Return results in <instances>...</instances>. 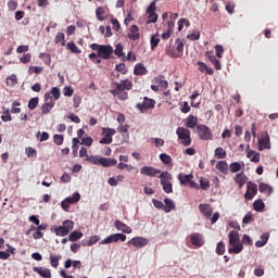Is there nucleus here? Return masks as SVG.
Here are the masks:
<instances>
[{
  "label": "nucleus",
  "mask_w": 278,
  "mask_h": 278,
  "mask_svg": "<svg viewBox=\"0 0 278 278\" xmlns=\"http://www.w3.org/2000/svg\"><path fill=\"white\" fill-rule=\"evenodd\" d=\"M265 149H270V136L268 132H264L258 140V151H264Z\"/></svg>",
  "instance_id": "f3484780"
},
{
  "label": "nucleus",
  "mask_w": 278,
  "mask_h": 278,
  "mask_svg": "<svg viewBox=\"0 0 278 278\" xmlns=\"http://www.w3.org/2000/svg\"><path fill=\"white\" fill-rule=\"evenodd\" d=\"M117 168H118L119 170H125V168H126V170H128V173H131V170H134V166H132V165L125 164V163H119V164L117 165Z\"/></svg>",
  "instance_id": "6e6d98bb"
},
{
  "label": "nucleus",
  "mask_w": 278,
  "mask_h": 278,
  "mask_svg": "<svg viewBox=\"0 0 278 278\" xmlns=\"http://www.w3.org/2000/svg\"><path fill=\"white\" fill-rule=\"evenodd\" d=\"M199 123V118H197V116L194 115H189L186 119V123H185V126L188 128V129H194V127H199L198 125Z\"/></svg>",
  "instance_id": "4be33fe9"
},
{
  "label": "nucleus",
  "mask_w": 278,
  "mask_h": 278,
  "mask_svg": "<svg viewBox=\"0 0 278 278\" xmlns=\"http://www.w3.org/2000/svg\"><path fill=\"white\" fill-rule=\"evenodd\" d=\"M1 119L3 123H9L12 121V115H10V110L4 111L3 115H1Z\"/></svg>",
  "instance_id": "0e129e2a"
},
{
  "label": "nucleus",
  "mask_w": 278,
  "mask_h": 278,
  "mask_svg": "<svg viewBox=\"0 0 278 278\" xmlns=\"http://www.w3.org/2000/svg\"><path fill=\"white\" fill-rule=\"evenodd\" d=\"M152 203H153L154 207H156V210H163L164 211V202L153 199Z\"/></svg>",
  "instance_id": "338daca9"
},
{
  "label": "nucleus",
  "mask_w": 278,
  "mask_h": 278,
  "mask_svg": "<svg viewBox=\"0 0 278 278\" xmlns=\"http://www.w3.org/2000/svg\"><path fill=\"white\" fill-rule=\"evenodd\" d=\"M127 236L124 233H113L106 237L104 240L100 241V244H112V242H125Z\"/></svg>",
  "instance_id": "9b49d317"
},
{
  "label": "nucleus",
  "mask_w": 278,
  "mask_h": 278,
  "mask_svg": "<svg viewBox=\"0 0 278 278\" xmlns=\"http://www.w3.org/2000/svg\"><path fill=\"white\" fill-rule=\"evenodd\" d=\"M102 135L104 137L100 140V144H112V136H116V129L102 128Z\"/></svg>",
  "instance_id": "9d476101"
},
{
  "label": "nucleus",
  "mask_w": 278,
  "mask_h": 278,
  "mask_svg": "<svg viewBox=\"0 0 278 278\" xmlns=\"http://www.w3.org/2000/svg\"><path fill=\"white\" fill-rule=\"evenodd\" d=\"M264 207H266V205L264 204V201L262 200L254 201L253 210H255V212H264Z\"/></svg>",
  "instance_id": "c03bdc74"
},
{
  "label": "nucleus",
  "mask_w": 278,
  "mask_h": 278,
  "mask_svg": "<svg viewBox=\"0 0 278 278\" xmlns=\"http://www.w3.org/2000/svg\"><path fill=\"white\" fill-rule=\"evenodd\" d=\"M26 154H27V157H37L38 151H36V149L31 147H28L26 148Z\"/></svg>",
  "instance_id": "4d7b16f0"
},
{
  "label": "nucleus",
  "mask_w": 278,
  "mask_h": 278,
  "mask_svg": "<svg viewBox=\"0 0 278 278\" xmlns=\"http://www.w3.org/2000/svg\"><path fill=\"white\" fill-rule=\"evenodd\" d=\"M54 143L58 144V147H61V144L64 143V136L62 135H54L53 136Z\"/></svg>",
  "instance_id": "e2e57ef3"
},
{
  "label": "nucleus",
  "mask_w": 278,
  "mask_h": 278,
  "mask_svg": "<svg viewBox=\"0 0 278 278\" xmlns=\"http://www.w3.org/2000/svg\"><path fill=\"white\" fill-rule=\"evenodd\" d=\"M141 175H146L147 177H159L157 175H162V170L156 169L152 166H143L140 168Z\"/></svg>",
  "instance_id": "2eb2a0df"
},
{
  "label": "nucleus",
  "mask_w": 278,
  "mask_h": 278,
  "mask_svg": "<svg viewBox=\"0 0 278 278\" xmlns=\"http://www.w3.org/2000/svg\"><path fill=\"white\" fill-rule=\"evenodd\" d=\"M91 49L98 52V58H101V60H111L114 54V48L108 45L92 43Z\"/></svg>",
  "instance_id": "20e7f679"
},
{
  "label": "nucleus",
  "mask_w": 278,
  "mask_h": 278,
  "mask_svg": "<svg viewBox=\"0 0 278 278\" xmlns=\"http://www.w3.org/2000/svg\"><path fill=\"white\" fill-rule=\"evenodd\" d=\"M54 106H55V102L53 101L42 104L41 106L42 114H49V112H51V110H53Z\"/></svg>",
  "instance_id": "ea45409f"
},
{
  "label": "nucleus",
  "mask_w": 278,
  "mask_h": 278,
  "mask_svg": "<svg viewBox=\"0 0 278 278\" xmlns=\"http://www.w3.org/2000/svg\"><path fill=\"white\" fill-rule=\"evenodd\" d=\"M16 84H18V78L16 77L15 74H12L7 77V86H9L10 88H14Z\"/></svg>",
  "instance_id": "58836bf2"
},
{
  "label": "nucleus",
  "mask_w": 278,
  "mask_h": 278,
  "mask_svg": "<svg viewBox=\"0 0 278 278\" xmlns=\"http://www.w3.org/2000/svg\"><path fill=\"white\" fill-rule=\"evenodd\" d=\"M96 16L98 18V21H105V18H108V16H105V8L103 7H99L97 10H96Z\"/></svg>",
  "instance_id": "4c0bfd02"
},
{
  "label": "nucleus",
  "mask_w": 278,
  "mask_h": 278,
  "mask_svg": "<svg viewBox=\"0 0 278 278\" xmlns=\"http://www.w3.org/2000/svg\"><path fill=\"white\" fill-rule=\"evenodd\" d=\"M84 238V232L74 230L70 233L68 240L70 242H77V240H81Z\"/></svg>",
  "instance_id": "2f4dec72"
},
{
  "label": "nucleus",
  "mask_w": 278,
  "mask_h": 278,
  "mask_svg": "<svg viewBox=\"0 0 278 278\" xmlns=\"http://www.w3.org/2000/svg\"><path fill=\"white\" fill-rule=\"evenodd\" d=\"M115 70L117 71V73H122V75L127 74L125 63H119V64L115 65Z\"/></svg>",
  "instance_id": "680f3d73"
},
{
  "label": "nucleus",
  "mask_w": 278,
  "mask_h": 278,
  "mask_svg": "<svg viewBox=\"0 0 278 278\" xmlns=\"http://www.w3.org/2000/svg\"><path fill=\"white\" fill-rule=\"evenodd\" d=\"M258 191L267 194V197H270L273 194V187H270V185L265 184V182H261L258 185Z\"/></svg>",
  "instance_id": "cd10ccee"
},
{
  "label": "nucleus",
  "mask_w": 278,
  "mask_h": 278,
  "mask_svg": "<svg viewBox=\"0 0 278 278\" xmlns=\"http://www.w3.org/2000/svg\"><path fill=\"white\" fill-rule=\"evenodd\" d=\"M161 179V186L166 194L173 193V174L168 172H162L161 175L157 176Z\"/></svg>",
  "instance_id": "39448f33"
},
{
  "label": "nucleus",
  "mask_w": 278,
  "mask_h": 278,
  "mask_svg": "<svg viewBox=\"0 0 278 278\" xmlns=\"http://www.w3.org/2000/svg\"><path fill=\"white\" fill-rule=\"evenodd\" d=\"M176 135L178 136V140H180L184 147H190V144H192V138L190 137L191 136L190 129L178 127L176 130Z\"/></svg>",
  "instance_id": "0eeeda50"
},
{
  "label": "nucleus",
  "mask_w": 278,
  "mask_h": 278,
  "mask_svg": "<svg viewBox=\"0 0 278 278\" xmlns=\"http://www.w3.org/2000/svg\"><path fill=\"white\" fill-rule=\"evenodd\" d=\"M134 75H137V76L149 75V70H147L143 63H137L134 68Z\"/></svg>",
  "instance_id": "412c9836"
},
{
  "label": "nucleus",
  "mask_w": 278,
  "mask_h": 278,
  "mask_svg": "<svg viewBox=\"0 0 278 278\" xmlns=\"http://www.w3.org/2000/svg\"><path fill=\"white\" fill-rule=\"evenodd\" d=\"M249 178L243 173H239L235 177V182L238 185L239 189L244 188V185L247 184V180Z\"/></svg>",
  "instance_id": "a878e982"
},
{
  "label": "nucleus",
  "mask_w": 278,
  "mask_h": 278,
  "mask_svg": "<svg viewBox=\"0 0 278 278\" xmlns=\"http://www.w3.org/2000/svg\"><path fill=\"white\" fill-rule=\"evenodd\" d=\"M155 83L161 86L164 90H166V88H168V80H164L161 77H156Z\"/></svg>",
  "instance_id": "864d4df0"
},
{
  "label": "nucleus",
  "mask_w": 278,
  "mask_h": 278,
  "mask_svg": "<svg viewBox=\"0 0 278 278\" xmlns=\"http://www.w3.org/2000/svg\"><path fill=\"white\" fill-rule=\"evenodd\" d=\"M156 10L157 5L155 4V1L151 2L147 9L149 23H157V13H155Z\"/></svg>",
  "instance_id": "ddd939ff"
},
{
  "label": "nucleus",
  "mask_w": 278,
  "mask_h": 278,
  "mask_svg": "<svg viewBox=\"0 0 278 278\" xmlns=\"http://www.w3.org/2000/svg\"><path fill=\"white\" fill-rule=\"evenodd\" d=\"M74 227H75V222L71 219H66L65 222H63L62 226L54 227V233L55 236H60L61 238H64V236H68V233L73 231Z\"/></svg>",
  "instance_id": "423d86ee"
},
{
  "label": "nucleus",
  "mask_w": 278,
  "mask_h": 278,
  "mask_svg": "<svg viewBox=\"0 0 278 278\" xmlns=\"http://www.w3.org/2000/svg\"><path fill=\"white\" fill-rule=\"evenodd\" d=\"M65 201L70 205H73V204L79 203V201H81V195L78 192H75L72 197L66 198Z\"/></svg>",
  "instance_id": "f704fd0d"
},
{
  "label": "nucleus",
  "mask_w": 278,
  "mask_h": 278,
  "mask_svg": "<svg viewBox=\"0 0 278 278\" xmlns=\"http://www.w3.org/2000/svg\"><path fill=\"white\" fill-rule=\"evenodd\" d=\"M20 62H22V64H29V62H31V54H24L22 58H20Z\"/></svg>",
  "instance_id": "69168bd1"
},
{
  "label": "nucleus",
  "mask_w": 278,
  "mask_h": 278,
  "mask_svg": "<svg viewBox=\"0 0 278 278\" xmlns=\"http://www.w3.org/2000/svg\"><path fill=\"white\" fill-rule=\"evenodd\" d=\"M66 49L68 51H71V53H76L79 54L81 53V49H79V47H77V45L75 43V41H70L66 43Z\"/></svg>",
  "instance_id": "473e14b6"
},
{
  "label": "nucleus",
  "mask_w": 278,
  "mask_h": 278,
  "mask_svg": "<svg viewBox=\"0 0 278 278\" xmlns=\"http://www.w3.org/2000/svg\"><path fill=\"white\" fill-rule=\"evenodd\" d=\"M34 273H37L40 277L43 278H51V269L47 267H34L33 268Z\"/></svg>",
  "instance_id": "b1692460"
},
{
  "label": "nucleus",
  "mask_w": 278,
  "mask_h": 278,
  "mask_svg": "<svg viewBox=\"0 0 278 278\" xmlns=\"http://www.w3.org/2000/svg\"><path fill=\"white\" fill-rule=\"evenodd\" d=\"M39 58L43 60L45 64H51V54L42 52L39 54Z\"/></svg>",
  "instance_id": "5fc2aeb1"
},
{
  "label": "nucleus",
  "mask_w": 278,
  "mask_h": 278,
  "mask_svg": "<svg viewBox=\"0 0 278 278\" xmlns=\"http://www.w3.org/2000/svg\"><path fill=\"white\" fill-rule=\"evenodd\" d=\"M195 134H198L200 140H212L214 138V134H212V129L208 126L200 124L195 127Z\"/></svg>",
  "instance_id": "6e6552de"
},
{
  "label": "nucleus",
  "mask_w": 278,
  "mask_h": 278,
  "mask_svg": "<svg viewBox=\"0 0 278 278\" xmlns=\"http://www.w3.org/2000/svg\"><path fill=\"white\" fill-rule=\"evenodd\" d=\"M113 53H115L117 58H125V54L123 52V43H117L115 46V50H113Z\"/></svg>",
  "instance_id": "a18cd8bd"
},
{
  "label": "nucleus",
  "mask_w": 278,
  "mask_h": 278,
  "mask_svg": "<svg viewBox=\"0 0 278 278\" xmlns=\"http://www.w3.org/2000/svg\"><path fill=\"white\" fill-rule=\"evenodd\" d=\"M136 108H137V110H139V112L141 114H147V112H149V110H153L155 108V100H153L149 97H144L143 102L137 103Z\"/></svg>",
  "instance_id": "1a4fd4ad"
},
{
  "label": "nucleus",
  "mask_w": 278,
  "mask_h": 278,
  "mask_svg": "<svg viewBox=\"0 0 278 278\" xmlns=\"http://www.w3.org/2000/svg\"><path fill=\"white\" fill-rule=\"evenodd\" d=\"M20 105H21V102L14 101L13 104H12L11 113L12 114H21Z\"/></svg>",
  "instance_id": "603ef678"
},
{
  "label": "nucleus",
  "mask_w": 278,
  "mask_h": 278,
  "mask_svg": "<svg viewBox=\"0 0 278 278\" xmlns=\"http://www.w3.org/2000/svg\"><path fill=\"white\" fill-rule=\"evenodd\" d=\"M247 157L250 161L254 162V164H257L261 160L260 153L253 150L248 151Z\"/></svg>",
  "instance_id": "7c9ffc66"
},
{
  "label": "nucleus",
  "mask_w": 278,
  "mask_h": 278,
  "mask_svg": "<svg viewBox=\"0 0 278 278\" xmlns=\"http://www.w3.org/2000/svg\"><path fill=\"white\" fill-rule=\"evenodd\" d=\"M200 188L202 190H210V179L201 177L200 178Z\"/></svg>",
  "instance_id": "49530a36"
},
{
  "label": "nucleus",
  "mask_w": 278,
  "mask_h": 278,
  "mask_svg": "<svg viewBox=\"0 0 278 278\" xmlns=\"http://www.w3.org/2000/svg\"><path fill=\"white\" fill-rule=\"evenodd\" d=\"M269 235L268 233H263L261 236V240L255 242V247L258 249H262V247H265V244L268 242Z\"/></svg>",
  "instance_id": "79ce46f5"
},
{
  "label": "nucleus",
  "mask_w": 278,
  "mask_h": 278,
  "mask_svg": "<svg viewBox=\"0 0 278 278\" xmlns=\"http://www.w3.org/2000/svg\"><path fill=\"white\" fill-rule=\"evenodd\" d=\"M197 65L200 73H206V75H214V70L207 66L203 61H198Z\"/></svg>",
  "instance_id": "393cba45"
},
{
  "label": "nucleus",
  "mask_w": 278,
  "mask_h": 278,
  "mask_svg": "<svg viewBox=\"0 0 278 278\" xmlns=\"http://www.w3.org/2000/svg\"><path fill=\"white\" fill-rule=\"evenodd\" d=\"M38 101L39 99L38 98H33L28 101V108L30 110H36L38 108Z\"/></svg>",
  "instance_id": "bf43d9fd"
},
{
  "label": "nucleus",
  "mask_w": 278,
  "mask_h": 278,
  "mask_svg": "<svg viewBox=\"0 0 278 278\" xmlns=\"http://www.w3.org/2000/svg\"><path fill=\"white\" fill-rule=\"evenodd\" d=\"M176 45H177L176 51L178 53H175V52H173L170 50H166V54L169 55V58H181V55H184V45H185L184 40L177 39L176 40Z\"/></svg>",
  "instance_id": "4468645a"
},
{
  "label": "nucleus",
  "mask_w": 278,
  "mask_h": 278,
  "mask_svg": "<svg viewBox=\"0 0 278 278\" xmlns=\"http://www.w3.org/2000/svg\"><path fill=\"white\" fill-rule=\"evenodd\" d=\"M49 260H50V264H51L52 268H58L60 266V260H62V256L61 255H58V256L50 255Z\"/></svg>",
  "instance_id": "37998d69"
},
{
  "label": "nucleus",
  "mask_w": 278,
  "mask_h": 278,
  "mask_svg": "<svg viewBox=\"0 0 278 278\" xmlns=\"http://www.w3.org/2000/svg\"><path fill=\"white\" fill-rule=\"evenodd\" d=\"M215 251L217 255H225V242H218Z\"/></svg>",
  "instance_id": "8fccbe9b"
},
{
  "label": "nucleus",
  "mask_w": 278,
  "mask_h": 278,
  "mask_svg": "<svg viewBox=\"0 0 278 278\" xmlns=\"http://www.w3.org/2000/svg\"><path fill=\"white\" fill-rule=\"evenodd\" d=\"M190 242L193 244V247H203L205 244V241H203V237L199 233H193L190 236Z\"/></svg>",
  "instance_id": "aec40b11"
},
{
  "label": "nucleus",
  "mask_w": 278,
  "mask_h": 278,
  "mask_svg": "<svg viewBox=\"0 0 278 278\" xmlns=\"http://www.w3.org/2000/svg\"><path fill=\"white\" fill-rule=\"evenodd\" d=\"M51 94H52L53 99H55L58 101V99H60V88L52 87L50 93L45 94V99H51Z\"/></svg>",
  "instance_id": "72a5a7b5"
},
{
  "label": "nucleus",
  "mask_w": 278,
  "mask_h": 278,
  "mask_svg": "<svg viewBox=\"0 0 278 278\" xmlns=\"http://www.w3.org/2000/svg\"><path fill=\"white\" fill-rule=\"evenodd\" d=\"M242 166H244V163H239V162H232L229 165L230 173H240L242 170Z\"/></svg>",
  "instance_id": "e433bc0d"
},
{
  "label": "nucleus",
  "mask_w": 278,
  "mask_h": 278,
  "mask_svg": "<svg viewBox=\"0 0 278 278\" xmlns=\"http://www.w3.org/2000/svg\"><path fill=\"white\" fill-rule=\"evenodd\" d=\"M255 194H257V185L252 181H249L247 184V192L244 194V198L247 199V201H251V199H253Z\"/></svg>",
  "instance_id": "dca6fc26"
},
{
  "label": "nucleus",
  "mask_w": 278,
  "mask_h": 278,
  "mask_svg": "<svg viewBox=\"0 0 278 278\" xmlns=\"http://www.w3.org/2000/svg\"><path fill=\"white\" fill-rule=\"evenodd\" d=\"M160 160L163 162V164H170V162H173V157L166 153L160 154Z\"/></svg>",
  "instance_id": "3c124183"
},
{
  "label": "nucleus",
  "mask_w": 278,
  "mask_h": 278,
  "mask_svg": "<svg viewBox=\"0 0 278 278\" xmlns=\"http://www.w3.org/2000/svg\"><path fill=\"white\" fill-rule=\"evenodd\" d=\"M114 89H111L110 92L113 97H117L119 101H127L129 94L125 90H131L134 88V83L129 79H124L121 83H113Z\"/></svg>",
  "instance_id": "f257e3e1"
},
{
  "label": "nucleus",
  "mask_w": 278,
  "mask_h": 278,
  "mask_svg": "<svg viewBox=\"0 0 278 278\" xmlns=\"http://www.w3.org/2000/svg\"><path fill=\"white\" fill-rule=\"evenodd\" d=\"M127 244H132V247H136L137 249H142L149 244V239L144 237H134L127 242Z\"/></svg>",
  "instance_id": "f8f14e48"
},
{
  "label": "nucleus",
  "mask_w": 278,
  "mask_h": 278,
  "mask_svg": "<svg viewBox=\"0 0 278 278\" xmlns=\"http://www.w3.org/2000/svg\"><path fill=\"white\" fill-rule=\"evenodd\" d=\"M215 157H217V160H225V157H227V151H225V149L223 148H216L215 151Z\"/></svg>",
  "instance_id": "a19ab883"
},
{
  "label": "nucleus",
  "mask_w": 278,
  "mask_h": 278,
  "mask_svg": "<svg viewBox=\"0 0 278 278\" xmlns=\"http://www.w3.org/2000/svg\"><path fill=\"white\" fill-rule=\"evenodd\" d=\"M216 168L219 173H223V175H227V173H229V164H227V161H218L216 163Z\"/></svg>",
  "instance_id": "c85d7f7f"
},
{
  "label": "nucleus",
  "mask_w": 278,
  "mask_h": 278,
  "mask_svg": "<svg viewBox=\"0 0 278 278\" xmlns=\"http://www.w3.org/2000/svg\"><path fill=\"white\" fill-rule=\"evenodd\" d=\"M164 208H163V212H165L166 214L173 212V210H175V202H173L170 200V198H165L164 199Z\"/></svg>",
  "instance_id": "c756f323"
},
{
  "label": "nucleus",
  "mask_w": 278,
  "mask_h": 278,
  "mask_svg": "<svg viewBox=\"0 0 278 278\" xmlns=\"http://www.w3.org/2000/svg\"><path fill=\"white\" fill-rule=\"evenodd\" d=\"M92 137H86L81 139V144H85V147H92Z\"/></svg>",
  "instance_id": "774afa93"
},
{
  "label": "nucleus",
  "mask_w": 278,
  "mask_h": 278,
  "mask_svg": "<svg viewBox=\"0 0 278 278\" xmlns=\"http://www.w3.org/2000/svg\"><path fill=\"white\" fill-rule=\"evenodd\" d=\"M127 38L134 41L140 40V27H138V25H131L127 34Z\"/></svg>",
  "instance_id": "a211bd4d"
},
{
  "label": "nucleus",
  "mask_w": 278,
  "mask_h": 278,
  "mask_svg": "<svg viewBox=\"0 0 278 278\" xmlns=\"http://www.w3.org/2000/svg\"><path fill=\"white\" fill-rule=\"evenodd\" d=\"M228 238H229V245L231 247L228 249V253L235 254V255H238V253H242V251L244 250V245L240 243V232L236 230H231L228 233Z\"/></svg>",
  "instance_id": "f03ea898"
},
{
  "label": "nucleus",
  "mask_w": 278,
  "mask_h": 278,
  "mask_svg": "<svg viewBox=\"0 0 278 278\" xmlns=\"http://www.w3.org/2000/svg\"><path fill=\"white\" fill-rule=\"evenodd\" d=\"M54 42L56 45H61L62 47H66V36H64V33H58Z\"/></svg>",
  "instance_id": "c9c22d12"
},
{
  "label": "nucleus",
  "mask_w": 278,
  "mask_h": 278,
  "mask_svg": "<svg viewBox=\"0 0 278 278\" xmlns=\"http://www.w3.org/2000/svg\"><path fill=\"white\" fill-rule=\"evenodd\" d=\"M177 179H178V181H180V186H188V184H190L191 179H194V175L178 174Z\"/></svg>",
  "instance_id": "5701e85b"
},
{
  "label": "nucleus",
  "mask_w": 278,
  "mask_h": 278,
  "mask_svg": "<svg viewBox=\"0 0 278 278\" xmlns=\"http://www.w3.org/2000/svg\"><path fill=\"white\" fill-rule=\"evenodd\" d=\"M150 42H151V49L153 51V50L156 49L157 45H160V38L154 35V36L151 37Z\"/></svg>",
  "instance_id": "13d9d810"
},
{
  "label": "nucleus",
  "mask_w": 278,
  "mask_h": 278,
  "mask_svg": "<svg viewBox=\"0 0 278 278\" xmlns=\"http://www.w3.org/2000/svg\"><path fill=\"white\" fill-rule=\"evenodd\" d=\"M114 227L117 231H122V233H131L132 229L127 224L121 222V219H116L114 222Z\"/></svg>",
  "instance_id": "6ab92c4d"
},
{
  "label": "nucleus",
  "mask_w": 278,
  "mask_h": 278,
  "mask_svg": "<svg viewBox=\"0 0 278 278\" xmlns=\"http://www.w3.org/2000/svg\"><path fill=\"white\" fill-rule=\"evenodd\" d=\"M199 210L205 218H210L212 216L213 210L212 206H210V204H200Z\"/></svg>",
  "instance_id": "bb28decb"
},
{
  "label": "nucleus",
  "mask_w": 278,
  "mask_h": 278,
  "mask_svg": "<svg viewBox=\"0 0 278 278\" xmlns=\"http://www.w3.org/2000/svg\"><path fill=\"white\" fill-rule=\"evenodd\" d=\"M173 29H175V22L168 21L167 24L164 26V31H169V34H173Z\"/></svg>",
  "instance_id": "052dcab7"
},
{
  "label": "nucleus",
  "mask_w": 278,
  "mask_h": 278,
  "mask_svg": "<svg viewBox=\"0 0 278 278\" xmlns=\"http://www.w3.org/2000/svg\"><path fill=\"white\" fill-rule=\"evenodd\" d=\"M42 71H43V68L40 67V66H30V67H28V74L29 75H34V73L36 75H40V73H42Z\"/></svg>",
  "instance_id": "de8ad7c7"
},
{
  "label": "nucleus",
  "mask_w": 278,
  "mask_h": 278,
  "mask_svg": "<svg viewBox=\"0 0 278 278\" xmlns=\"http://www.w3.org/2000/svg\"><path fill=\"white\" fill-rule=\"evenodd\" d=\"M99 240H101V238L99 236H92L89 238V240L87 241V243H84V247H92L93 244H97V242H99Z\"/></svg>",
  "instance_id": "09e8293b"
},
{
  "label": "nucleus",
  "mask_w": 278,
  "mask_h": 278,
  "mask_svg": "<svg viewBox=\"0 0 278 278\" xmlns=\"http://www.w3.org/2000/svg\"><path fill=\"white\" fill-rule=\"evenodd\" d=\"M87 162H89V164H94V166H103V168H110V166H116L118 164L116 159L97 155L87 156Z\"/></svg>",
  "instance_id": "7ed1b4c3"
}]
</instances>
